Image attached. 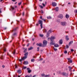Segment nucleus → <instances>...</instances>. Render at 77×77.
<instances>
[{"label": "nucleus", "mask_w": 77, "mask_h": 77, "mask_svg": "<svg viewBox=\"0 0 77 77\" xmlns=\"http://www.w3.org/2000/svg\"><path fill=\"white\" fill-rule=\"evenodd\" d=\"M42 20H39L38 22V23L39 24H40V26L41 27V28L42 29Z\"/></svg>", "instance_id": "f03ea898"}, {"label": "nucleus", "mask_w": 77, "mask_h": 77, "mask_svg": "<svg viewBox=\"0 0 77 77\" xmlns=\"http://www.w3.org/2000/svg\"><path fill=\"white\" fill-rule=\"evenodd\" d=\"M13 2H15V0H11Z\"/></svg>", "instance_id": "680f3d73"}, {"label": "nucleus", "mask_w": 77, "mask_h": 77, "mask_svg": "<svg viewBox=\"0 0 77 77\" xmlns=\"http://www.w3.org/2000/svg\"><path fill=\"white\" fill-rule=\"evenodd\" d=\"M23 57H21V59H19V61L21 62V61H22V60H25V59H23Z\"/></svg>", "instance_id": "4468645a"}, {"label": "nucleus", "mask_w": 77, "mask_h": 77, "mask_svg": "<svg viewBox=\"0 0 77 77\" xmlns=\"http://www.w3.org/2000/svg\"><path fill=\"white\" fill-rule=\"evenodd\" d=\"M66 40H68L69 39V38H68V36L66 35Z\"/></svg>", "instance_id": "5701e85b"}, {"label": "nucleus", "mask_w": 77, "mask_h": 77, "mask_svg": "<svg viewBox=\"0 0 77 77\" xmlns=\"http://www.w3.org/2000/svg\"><path fill=\"white\" fill-rule=\"evenodd\" d=\"M15 51H14L13 53V54H15Z\"/></svg>", "instance_id": "603ef678"}, {"label": "nucleus", "mask_w": 77, "mask_h": 77, "mask_svg": "<svg viewBox=\"0 0 77 77\" xmlns=\"http://www.w3.org/2000/svg\"><path fill=\"white\" fill-rule=\"evenodd\" d=\"M39 7H40V8H41V9H43L44 7L42 6L41 5H39Z\"/></svg>", "instance_id": "393cba45"}, {"label": "nucleus", "mask_w": 77, "mask_h": 77, "mask_svg": "<svg viewBox=\"0 0 77 77\" xmlns=\"http://www.w3.org/2000/svg\"><path fill=\"white\" fill-rule=\"evenodd\" d=\"M43 60V59L41 58L40 60Z\"/></svg>", "instance_id": "6e6d98bb"}, {"label": "nucleus", "mask_w": 77, "mask_h": 77, "mask_svg": "<svg viewBox=\"0 0 77 77\" xmlns=\"http://www.w3.org/2000/svg\"><path fill=\"white\" fill-rule=\"evenodd\" d=\"M73 43V41H72L70 42L69 43V45H70L71 44H72Z\"/></svg>", "instance_id": "a878e982"}, {"label": "nucleus", "mask_w": 77, "mask_h": 77, "mask_svg": "<svg viewBox=\"0 0 77 77\" xmlns=\"http://www.w3.org/2000/svg\"><path fill=\"white\" fill-rule=\"evenodd\" d=\"M38 46H39V47H41V46L42 47H43V46H42V43H40L39 44L38 43H37L36 44Z\"/></svg>", "instance_id": "9b49d317"}, {"label": "nucleus", "mask_w": 77, "mask_h": 77, "mask_svg": "<svg viewBox=\"0 0 77 77\" xmlns=\"http://www.w3.org/2000/svg\"><path fill=\"white\" fill-rule=\"evenodd\" d=\"M69 71H71V69H72V67H71V66H69Z\"/></svg>", "instance_id": "c756f323"}, {"label": "nucleus", "mask_w": 77, "mask_h": 77, "mask_svg": "<svg viewBox=\"0 0 77 77\" xmlns=\"http://www.w3.org/2000/svg\"><path fill=\"white\" fill-rule=\"evenodd\" d=\"M28 53L27 52L24 54V55L25 56L23 57V59H26V58L27 57V56H28Z\"/></svg>", "instance_id": "20e7f679"}, {"label": "nucleus", "mask_w": 77, "mask_h": 77, "mask_svg": "<svg viewBox=\"0 0 77 77\" xmlns=\"http://www.w3.org/2000/svg\"><path fill=\"white\" fill-rule=\"evenodd\" d=\"M39 23H37L36 24V26H38V25H39Z\"/></svg>", "instance_id": "c03bdc74"}, {"label": "nucleus", "mask_w": 77, "mask_h": 77, "mask_svg": "<svg viewBox=\"0 0 77 77\" xmlns=\"http://www.w3.org/2000/svg\"><path fill=\"white\" fill-rule=\"evenodd\" d=\"M35 60L34 59H32L31 60V62H35Z\"/></svg>", "instance_id": "7c9ffc66"}, {"label": "nucleus", "mask_w": 77, "mask_h": 77, "mask_svg": "<svg viewBox=\"0 0 77 77\" xmlns=\"http://www.w3.org/2000/svg\"><path fill=\"white\" fill-rule=\"evenodd\" d=\"M58 18H60V19H62V18H63V16L62 14H60L59 16H58Z\"/></svg>", "instance_id": "9d476101"}, {"label": "nucleus", "mask_w": 77, "mask_h": 77, "mask_svg": "<svg viewBox=\"0 0 77 77\" xmlns=\"http://www.w3.org/2000/svg\"><path fill=\"white\" fill-rule=\"evenodd\" d=\"M15 68H17V66H15Z\"/></svg>", "instance_id": "bf43d9fd"}, {"label": "nucleus", "mask_w": 77, "mask_h": 77, "mask_svg": "<svg viewBox=\"0 0 77 77\" xmlns=\"http://www.w3.org/2000/svg\"><path fill=\"white\" fill-rule=\"evenodd\" d=\"M20 76H21V75L20 76L18 75V77H20Z\"/></svg>", "instance_id": "774afa93"}, {"label": "nucleus", "mask_w": 77, "mask_h": 77, "mask_svg": "<svg viewBox=\"0 0 77 77\" xmlns=\"http://www.w3.org/2000/svg\"><path fill=\"white\" fill-rule=\"evenodd\" d=\"M35 39L34 38H33L32 39V41H33Z\"/></svg>", "instance_id": "338daca9"}, {"label": "nucleus", "mask_w": 77, "mask_h": 77, "mask_svg": "<svg viewBox=\"0 0 77 77\" xmlns=\"http://www.w3.org/2000/svg\"><path fill=\"white\" fill-rule=\"evenodd\" d=\"M59 43L60 44H62V43H63V42L62 41V40H60L59 41Z\"/></svg>", "instance_id": "a211bd4d"}, {"label": "nucleus", "mask_w": 77, "mask_h": 77, "mask_svg": "<svg viewBox=\"0 0 77 77\" xmlns=\"http://www.w3.org/2000/svg\"><path fill=\"white\" fill-rule=\"evenodd\" d=\"M50 36V34H48V33H47L46 35V37L47 38H48V37Z\"/></svg>", "instance_id": "412c9836"}, {"label": "nucleus", "mask_w": 77, "mask_h": 77, "mask_svg": "<svg viewBox=\"0 0 77 77\" xmlns=\"http://www.w3.org/2000/svg\"><path fill=\"white\" fill-rule=\"evenodd\" d=\"M62 75H64V76H68V73L66 72H63L62 73Z\"/></svg>", "instance_id": "1a4fd4ad"}, {"label": "nucleus", "mask_w": 77, "mask_h": 77, "mask_svg": "<svg viewBox=\"0 0 77 77\" xmlns=\"http://www.w3.org/2000/svg\"><path fill=\"white\" fill-rule=\"evenodd\" d=\"M74 51V50L73 49H71V51L72 52L73 51Z\"/></svg>", "instance_id": "58836bf2"}, {"label": "nucleus", "mask_w": 77, "mask_h": 77, "mask_svg": "<svg viewBox=\"0 0 77 77\" xmlns=\"http://www.w3.org/2000/svg\"><path fill=\"white\" fill-rule=\"evenodd\" d=\"M42 20H43L44 21H46V20L45 19L44 20V19H42Z\"/></svg>", "instance_id": "3c124183"}, {"label": "nucleus", "mask_w": 77, "mask_h": 77, "mask_svg": "<svg viewBox=\"0 0 77 77\" xmlns=\"http://www.w3.org/2000/svg\"><path fill=\"white\" fill-rule=\"evenodd\" d=\"M42 5H43V7H45V4H44V3H42Z\"/></svg>", "instance_id": "ea45409f"}, {"label": "nucleus", "mask_w": 77, "mask_h": 77, "mask_svg": "<svg viewBox=\"0 0 77 77\" xmlns=\"http://www.w3.org/2000/svg\"><path fill=\"white\" fill-rule=\"evenodd\" d=\"M55 10L56 11H58L59 10V8L56 7L55 8Z\"/></svg>", "instance_id": "b1692460"}, {"label": "nucleus", "mask_w": 77, "mask_h": 77, "mask_svg": "<svg viewBox=\"0 0 77 77\" xmlns=\"http://www.w3.org/2000/svg\"><path fill=\"white\" fill-rule=\"evenodd\" d=\"M43 31L44 32H47V30L45 29H44L43 30Z\"/></svg>", "instance_id": "cd10ccee"}, {"label": "nucleus", "mask_w": 77, "mask_h": 77, "mask_svg": "<svg viewBox=\"0 0 77 77\" xmlns=\"http://www.w3.org/2000/svg\"><path fill=\"white\" fill-rule=\"evenodd\" d=\"M2 13V8H0V14Z\"/></svg>", "instance_id": "49530a36"}, {"label": "nucleus", "mask_w": 77, "mask_h": 77, "mask_svg": "<svg viewBox=\"0 0 77 77\" xmlns=\"http://www.w3.org/2000/svg\"><path fill=\"white\" fill-rule=\"evenodd\" d=\"M69 15L68 14H66V18H69Z\"/></svg>", "instance_id": "4be33fe9"}, {"label": "nucleus", "mask_w": 77, "mask_h": 77, "mask_svg": "<svg viewBox=\"0 0 77 77\" xmlns=\"http://www.w3.org/2000/svg\"><path fill=\"white\" fill-rule=\"evenodd\" d=\"M6 47H7V45H4V47H3L4 51L5 52H6Z\"/></svg>", "instance_id": "0eeeda50"}, {"label": "nucleus", "mask_w": 77, "mask_h": 77, "mask_svg": "<svg viewBox=\"0 0 77 77\" xmlns=\"http://www.w3.org/2000/svg\"><path fill=\"white\" fill-rule=\"evenodd\" d=\"M40 36H41V37H43L44 36V35L43 34H40L39 35Z\"/></svg>", "instance_id": "72a5a7b5"}, {"label": "nucleus", "mask_w": 77, "mask_h": 77, "mask_svg": "<svg viewBox=\"0 0 77 77\" xmlns=\"http://www.w3.org/2000/svg\"><path fill=\"white\" fill-rule=\"evenodd\" d=\"M61 24L63 26H65L66 25V22H61Z\"/></svg>", "instance_id": "39448f33"}, {"label": "nucleus", "mask_w": 77, "mask_h": 77, "mask_svg": "<svg viewBox=\"0 0 77 77\" xmlns=\"http://www.w3.org/2000/svg\"><path fill=\"white\" fill-rule=\"evenodd\" d=\"M52 5L54 7L57 6V4H56V2H53L52 4Z\"/></svg>", "instance_id": "6e6552de"}, {"label": "nucleus", "mask_w": 77, "mask_h": 77, "mask_svg": "<svg viewBox=\"0 0 77 77\" xmlns=\"http://www.w3.org/2000/svg\"><path fill=\"white\" fill-rule=\"evenodd\" d=\"M27 70H29L30 68H27Z\"/></svg>", "instance_id": "5fc2aeb1"}, {"label": "nucleus", "mask_w": 77, "mask_h": 77, "mask_svg": "<svg viewBox=\"0 0 77 77\" xmlns=\"http://www.w3.org/2000/svg\"><path fill=\"white\" fill-rule=\"evenodd\" d=\"M17 28L18 27H17L16 28H15L13 31H12L13 32V31H15V30H17Z\"/></svg>", "instance_id": "c9c22d12"}, {"label": "nucleus", "mask_w": 77, "mask_h": 77, "mask_svg": "<svg viewBox=\"0 0 77 77\" xmlns=\"http://www.w3.org/2000/svg\"><path fill=\"white\" fill-rule=\"evenodd\" d=\"M41 76H42V77H49V75H45V74L43 73L41 74Z\"/></svg>", "instance_id": "423d86ee"}, {"label": "nucleus", "mask_w": 77, "mask_h": 77, "mask_svg": "<svg viewBox=\"0 0 77 77\" xmlns=\"http://www.w3.org/2000/svg\"><path fill=\"white\" fill-rule=\"evenodd\" d=\"M27 52V48H26L25 51H24V53H26Z\"/></svg>", "instance_id": "e433bc0d"}, {"label": "nucleus", "mask_w": 77, "mask_h": 77, "mask_svg": "<svg viewBox=\"0 0 77 77\" xmlns=\"http://www.w3.org/2000/svg\"><path fill=\"white\" fill-rule=\"evenodd\" d=\"M2 68H5V66H2Z\"/></svg>", "instance_id": "052dcab7"}, {"label": "nucleus", "mask_w": 77, "mask_h": 77, "mask_svg": "<svg viewBox=\"0 0 77 77\" xmlns=\"http://www.w3.org/2000/svg\"><path fill=\"white\" fill-rule=\"evenodd\" d=\"M33 48L32 47H30L29 48H28V50H32Z\"/></svg>", "instance_id": "6ab92c4d"}, {"label": "nucleus", "mask_w": 77, "mask_h": 77, "mask_svg": "<svg viewBox=\"0 0 77 77\" xmlns=\"http://www.w3.org/2000/svg\"><path fill=\"white\" fill-rule=\"evenodd\" d=\"M40 18L41 19H42H42H43L42 18V16H40Z\"/></svg>", "instance_id": "8fccbe9b"}, {"label": "nucleus", "mask_w": 77, "mask_h": 77, "mask_svg": "<svg viewBox=\"0 0 77 77\" xmlns=\"http://www.w3.org/2000/svg\"><path fill=\"white\" fill-rule=\"evenodd\" d=\"M27 46V47H29V44H28Z\"/></svg>", "instance_id": "13d9d810"}, {"label": "nucleus", "mask_w": 77, "mask_h": 77, "mask_svg": "<svg viewBox=\"0 0 77 77\" xmlns=\"http://www.w3.org/2000/svg\"><path fill=\"white\" fill-rule=\"evenodd\" d=\"M17 6H14V8H17Z\"/></svg>", "instance_id": "e2e57ef3"}, {"label": "nucleus", "mask_w": 77, "mask_h": 77, "mask_svg": "<svg viewBox=\"0 0 77 77\" xmlns=\"http://www.w3.org/2000/svg\"><path fill=\"white\" fill-rule=\"evenodd\" d=\"M11 9H12V10H14V7L11 6Z\"/></svg>", "instance_id": "4c0bfd02"}, {"label": "nucleus", "mask_w": 77, "mask_h": 77, "mask_svg": "<svg viewBox=\"0 0 77 77\" xmlns=\"http://www.w3.org/2000/svg\"><path fill=\"white\" fill-rule=\"evenodd\" d=\"M53 49H54V51H56L57 50V49H56V48H54Z\"/></svg>", "instance_id": "473e14b6"}, {"label": "nucleus", "mask_w": 77, "mask_h": 77, "mask_svg": "<svg viewBox=\"0 0 77 77\" xmlns=\"http://www.w3.org/2000/svg\"><path fill=\"white\" fill-rule=\"evenodd\" d=\"M21 2L18 3V5H21Z\"/></svg>", "instance_id": "09e8293b"}, {"label": "nucleus", "mask_w": 77, "mask_h": 77, "mask_svg": "<svg viewBox=\"0 0 77 77\" xmlns=\"http://www.w3.org/2000/svg\"><path fill=\"white\" fill-rule=\"evenodd\" d=\"M47 18H48V19H51V17L50 16H49L47 17Z\"/></svg>", "instance_id": "bb28decb"}, {"label": "nucleus", "mask_w": 77, "mask_h": 77, "mask_svg": "<svg viewBox=\"0 0 77 77\" xmlns=\"http://www.w3.org/2000/svg\"><path fill=\"white\" fill-rule=\"evenodd\" d=\"M54 47L56 48L59 47V45H58V44H55L54 45Z\"/></svg>", "instance_id": "2eb2a0df"}, {"label": "nucleus", "mask_w": 77, "mask_h": 77, "mask_svg": "<svg viewBox=\"0 0 77 77\" xmlns=\"http://www.w3.org/2000/svg\"><path fill=\"white\" fill-rule=\"evenodd\" d=\"M56 39V37L54 36H52L50 38V40H51V42L50 44L51 45H54V43L53 42V41Z\"/></svg>", "instance_id": "f257e3e1"}, {"label": "nucleus", "mask_w": 77, "mask_h": 77, "mask_svg": "<svg viewBox=\"0 0 77 77\" xmlns=\"http://www.w3.org/2000/svg\"><path fill=\"white\" fill-rule=\"evenodd\" d=\"M25 77H30V76L28 75H27L26 76H25Z\"/></svg>", "instance_id": "864d4df0"}, {"label": "nucleus", "mask_w": 77, "mask_h": 77, "mask_svg": "<svg viewBox=\"0 0 77 77\" xmlns=\"http://www.w3.org/2000/svg\"><path fill=\"white\" fill-rule=\"evenodd\" d=\"M23 16L24 15V12H23Z\"/></svg>", "instance_id": "4d7b16f0"}, {"label": "nucleus", "mask_w": 77, "mask_h": 77, "mask_svg": "<svg viewBox=\"0 0 77 77\" xmlns=\"http://www.w3.org/2000/svg\"><path fill=\"white\" fill-rule=\"evenodd\" d=\"M67 53V51H65L64 52V53L65 54H66V53Z\"/></svg>", "instance_id": "f704fd0d"}, {"label": "nucleus", "mask_w": 77, "mask_h": 77, "mask_svg": "<svg viewBox=\"0 0 77 77\" xmlns=\"http://www.w3.org/2000/svg\"><path fill=\"white\" fill-rule=\"evenodd\" d=\"M57 23H60V20H58L57 21Z\"/></svg>", "instance_id": "79ce46f5"}, {"label": "nucleus", "mask_w": 77, "mask_h": 77, "mask_svg": "<svg viewBox=\"0 0 77 77\" xmlns=\"http://www.w3.org/2000/svg\"><path fill=\"white\" fill-rule=\"evenodd\" d=\"M58 74H61V72H58Z\"/></svg>", "instance_id": "a18cd8bd"}, {"label": "nucleus", "mask_w": 77, "mask_h": 77, "mask_svg": "<svg viewBox=\"0 0 77 77\" xmlns=\"http://www.w3.org/2000/svg\"><path fill=\"white\" fill-rule=\"evenodd\" d=\"M67 60H68V61L70 62V63H71L72 62V60H70V59L69 58H68L67 59Z\"/></svg>", "instance_id": "f8f14e48"}, {"label": "nucleus", "mask_w": 77, "mask_h": 77, "mask_svg": "<svg viewBox=\"0 0 77 77\" xmlns=\"http://www.w3.org/2000/svg\"><path fill=\"white\" fill-rule=\"evenodd\" d=\"M28 62L27 61H24L23 62V64L24 65H27V64H28Z\"/></svg>", "instance_id": "f3484780"}, {"label": "nucleus", "mask_w": 77, "mask_h": 77, "mask_svg": "<svg viewBox=\"0 0 77 77\" xmlns=\"http://www.w3.org/2000/svg\"><path fill=\"white\" fill-rule=\"evenodd\" d=\"M28 73H30L31 72H32V70H29L28 71Z\"/></svg>", "instance_id": "c85d7f7f"}, {"label": "nucleus", "mask_w": 77, "mask_h": 77, "mask_svg": "<svg viewBox=\"0 0 77 77\" xmlns=\"http://www.w3.org/2000/svg\"><path fill=\"white\" fill-rule=\"evenodd\" d=\"M17 72L18 74H20V73L21 72V70H17Z\"/></svg>", "instance_id": "aec40b11"}, {"label": "nucleus", "mask_w": 77, "mask_h": 77, "mask_svg": "<svg viewBox=\"0 0 77 77\" xmlns=\"http://www.w3.org/2000/svg\"><path fill=\"white\" fill-rule=\"evenodd\" d=\"M75 12L76 13H77V10H76Z\"/></svg>", "instance_id": "69168bd1"}, {"label": "nucleus", "mask_w": 77, "mask_h": 77, "mask_svg": "<svg viewBox=\"0 0 77 77\" xmlns=\"http://www.w3.org/2000/svg\"><path fill=\"white\" fill-rule=\"evenodd\" d=\"M1 59H4V56H2L1 57Z\"/></svg>", "instance_id": "2f4dec72"}, {"label": "nucleus", "mask_w": 77, "mask_h": 77, "mask_svg": "<svg viewBox=\"0 0 77 77\" xmlns=\"http://www.w3.org/2000/svg\"><path fill=\"white\" fill-rule=\"evenodd\" d=\"M66 48H69V46L68 45H66Z\"/></svg>", "instance_id": "37998d69"}, {"label": "nucleus", "mask_w": 77, "mask_h": 77, "mask_svg": "<svg viewBox=\"0 0 77 77\" xmlns=\"http://www.w3.org/2000/svg\"><path fill=\"white\" fill-rule=\"evenodd\" d=\"M17 33H15L13 35V36L12 37V39H13V36H17Z\"/></svg>", "instance_id": "ddd939ff"}, {"label": "nucleus", "mask_w": 77, "mask_h": 77, "mask_svg": "<svg viewBox=\"0 0 77 77\" xmlns=\"http://www.w3.org/2000/svg\"><path fill=\"white\" fill-rule=\"evenodd\" d=\"M23 68H24V69H26V68H27V67L24 66L23 67Z\"/></svg>", "instance_id": "de8ad7c7"}, {"label": "nucleus", "mask_w": 77, "mask_h": 77, "mask_svg": "<svg viewBox=\"0 0 77 77\" xmlns=\"http://www.w3.org/2000/svg\"><path fill=\"white\" fill-rule=\"evenodd\" d=\"M48 42H47V41L45 40H44L43 41V44L44 46H42L45 47V46H46V45H47V44Z\"/></svg>", "instance_id": "7ed1b4c3"}, {"label": "nucleus", "mask_w": 77, "mask_h": 77, "mask_svg": "<svg viewBox=\"0 0 77 77\" xmlns=\"http://www.w3.org/2000/svg\"><path fill=\"white\" fill-rule=\"evenodd\" d=\"M37 51H39V47L37 48Z\"/></svg>", "instance_id": "a19ab883"}, {"label": "nucleus", "mask_w": 77, "mask_h": 77, "mask_svg": "<svg viewBox=\"0 0 77 77\" xmlns=\"http://www.w3.org/2000/svg\"><path fill=\"white\" fill-rule=\"evenodd\" d=\"M52 32L51 29H50L47 33H48V34H50Z\"/></svg>", "instance_id": "dca6fc26"}, {"label": "nucleus", "mask_w": 77, "mask_h": 77, "mask_svg": "<svg viewBox=\"0 0 77 77\" xmlns=\"http://www.w3.org/2000/svg\"><path fill=\"white\" fill-rule=\"evenodd\" d=\"M21 8H23V6H21Z\"/></svg>", "instance_id": "0e129e2a"}]
</instances>
